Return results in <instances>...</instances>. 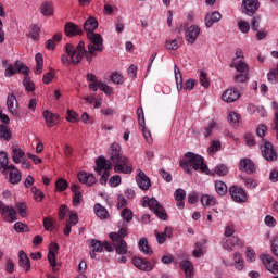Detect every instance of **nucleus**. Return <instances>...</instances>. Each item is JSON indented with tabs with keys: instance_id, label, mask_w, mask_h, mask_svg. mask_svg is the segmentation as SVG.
<instances>
[{
	"instance_id": "2",
	"label": "nucleus",
	"mask_w": 278,
	"mask_h": 278,
	"mask_svg": "<svg viewBox=\"0 0 278 278\" xmlns=\"http://www.w3.org/2000/svg\"><path fill=\"white\" fill-rule=\"evenodd\" d=\"M66 54L61 55V62L64 66H77L84 60V53H86V43L84 41H79L77 47L72 43L65 45Z\"/></svg>"
},
{
	"instance_id": "11",
	"label": "nucleus",
	"mask_w": 278,
	"mask_h": 278,
	"mask_svg": "<svg viewBox=\"0 0 278 278\" xmlns=\"http://www.w3.org/2000/svg\"><path fill=\"white\" fill-rule=\"evenodd\" d=\"M261 153L267 162H275L277 161V152L275 151V148L273 147V143L266 141L261 147Z\"/></svg>"
},
{
	"instance_id": "49",
	"label": "nucleus",
	"mask_w": 278,
	"mask_h": 278,
	"mask_svg": "<svg viewBox=\"0 0 278 278\" xmlns=\"http://www.w3.org/2000/svg\"><path fill=\"white\" fill-rule=\"evenodd\" d=\"M238 27L241 34H249V31L251 30V24H249V22L247 21H239Z\"/></svg>"
},
{
	"instance_id": "63",
	"label": "nucleus",
	"mask_w": 278,
	"mask_h": 278,
	"mask_svg": "<svg viewBox=\"0 0 278 278\" xmlns=\"http://www.w3.org/2000/svg\"><path fill=\"white\" fill-rule=\"evenodd\" d=\"M174 197L177 201H184L186 199V190L177 189L174 193Z\"/></svg>"
},
{
	"instance_id": "50",
	"label": "nucleus",
	"mask_w": 278,
	"mask_h": 278,
	"mask_svg": "<svg viewBox=\"0 0 278 278\" xmlns=\"http://www.w3.org/2000/svg\"><path fill=\"white\" fill-rule=\"evenodd\" d=\"M30 190L34 194L35 201L40 203V201H42L45 199V193L41 190H39L38 188L31 187Z\"/></svg>"
},
{
	"instance_id": "59",
	"label": "nucleus",
	"mask_w": 278,
	"mask_h": 278,
	"mask_svg": "<svg viewBox=\"0 0 278 278\" xmlns=\"http://www.w3.org/2000/svg\"><path fill=\"white\" fill-rule=\"evenodd\" d=\"M14 229L17 231V233H23V231H28L29 227L26 224L17 222L14 224Z\"/></svg>"
},
{
	"instance_id": "9",
	"label": "nucleus",
	"mask_w": 278,
	"mask_h": 278,
	"mask_svg": "<svg viewBox=\"0 0 278 278\" xmlns=\"http://www.w3.org/2000/svg\"><path fill=\"white\" fill-rule=\"evenodd\" d=\"M7 110L14 118L21 116V114H18V100L14 93H9L7 97Z\"/></svg>"
},
{
	"instance_id": "45",
	"label": "nucleus",
	"mask_w": 278,
	"mask_h": 278,
	"mask_svg": "<svg viewBox=\"0 0 278 278\" xmlns=\"http://www.w3.org/2000/svg\"><path fill=\"white\" fill-rule=\"evenodd\" d=\"M15 207H16V210L18 212V215L22 218H26L27 217V204H25L23 202H20V203L15 204Z\"/></svg>"
},
{
	"instance_id": "7",
	"label": "nucleus",
	"mask_w": 278,
	"mask_h": 278,
	"mask_svg": "<svg viewBox=\"0 0 278 278\" xmlns=\"http://www.w3.org/2000/svg\"><path fill=\"white\" fill-rule=\"evenodd\" d=\"M109 238H111L117 255H127L128 247L127 241H125V239H118L116 232H111L109 235Z\"/></svg>"
},
{
	"instance_id": "64",
	"label": "nucleus",
	"mask_w": 278,
	"mask_h": 278,
	"mask_svg": "<svg viewBox=\"0 0 278 278\" xmlns=\"http://www.w3.org/2000/svg\"><path fill=\"white\" fill-rule=\"evenodd\" d=\"M271 253L278 257V236L271 240Z\"/></svg>"
},
{
	"instance_id": "35",
	"label": "nucleus",
	"mask_w": 278,
	"mask_h": 278,
	"mask_svg": "<svg viewBox=\"0 0 278 278\" xmlns=\"http://www.w3.org/2000/svg\"><path fill=\"white\" fill-rule=\"evenodd\" d=\"M201 203L204 207H214V205H216V198L210 194H203L201 198Z\"/></svg>"
},
{
	"instance_id": "31",
	"label": "nucleus",
	"mask_w": 278,
	"mask_h": 278,
	"mask_svg": "<svg viewBox=\"0 0 278 278\" xmlns=\"http://www.w3.org/2000/svg\"><path fill=\"white\" fill-rule=\"evenodd\" d=\"M139 251L144 253V255H153V249L149 247V240L147 238H141L138 243Z\"/></svg>"
},
{
	"instance_id": "18",
	"label": "nucleus",
	"mask_w": 278,
	"mask_h": 278,
	"mask_svg": "<svg viewBox=\"0 0 278 278\" xmlns=\"http://www.w3.org/2000/svg\"><path fill=\"white\" fill-rule=\"evenodd\" d=\"M84 29L79 27V25H76L73 22H67L65 24V35L68 38H73V36H83Z\"/></svg>"
},
{
	"instance_id": "60",
	"label": "nucleus",
	"mask_w": 278,
	"mask_h": 278,
	"mask_svg": "<svg viewBox=\"0 0 278 278\" xmlns=\"http://www.w3.org/2000/svg\"><path fill=\"white\" fill-rule=\"evenodd\" d=\"M244 139L248 147H255V136L253 134L247 132Z\"/></svg>"
},
{
	"instance_id": "51",
	"label": "nucleus",
	"mask_w": 278,
	"mask_h": 278,
	"mask_svg": "<svg viewBox=\"0 0 278 278\" xmlns=\"http://www.w3.org/2000/svg\"><path fill=\"white\" fill-rule=\"evenodd\" d=\"M242 179H243L244 186L250 190H255V188H257V180L253 178H242Z\"/></svg>"
},
{
	"instance_id": "36",
	"label": "nucleus",
	"mask_w": 278,
	"mask_h": 278,
	"mask_svg": "<svg viewBox=\"0 0 278 278\" xmlns=\"http://www.w3.org/2000/svg\"><path fill=\"white\" fill-rule=\"evenodd\" d=\"M35 60H36V64H37V66L35 68V73H36V75H40V74H42V68L45 66V61L42 59V54L41 53H37L35 55Z\"/></svg>"
},
{
	"instance_id": "37",
	"label": "nucleus",
	"mask_w": 278,
	"mask_h": 278,
	"mask_svg": "<svg viewBox=\"0 0 278 278\" xmlns=\"http://www.w3.org/2000/svg\"><path fill=\"white\" fill-rule=\"evenodd\" d=\"M88 244L92 251H96L97 253H103V243L97 239H91L88 241Z\"/></svg>"
},
{
	"instance_id": "17",
	"label": "nucleus",
	"mask_w": 278,
	"mask_h": 278,
	"mask_svg": "<svg viewBox=\"0 0 278 278\" xmlns=\"http://www.w3.org/2000/svg\"><path fill=\"white\" fill-rule=\"evenodd\" d=\"M134 266H136V268H139V270H144L146 273H151V270H153L155 268V263L144 261L140 257H135Z\"/></svg>"
},
{
	"instance_id": "10",
	"label": "nucleus",
	"mask_w": 278,
	"mask_h": 278,
	"mask_svg": "<svg viewBox=\"0 0 278 278\" xmlns=\"http://www.w3.org/2000/svg\"><path fill=\"white\" fill-rule=\"evenodd\" d=\"M229 193L235 203H247V191L242 187L233 185L229 188Z\"/></svg>"
},
{
	"instance_id": "5",
	"label": "nucleus",
	"mask_w": 278,
	"mask_h": 278,
	"mask_svg": "<svg viewBox=\"0 0 278 278\" xmlns=\"http://www.w3.org/2000/svg\"><path fill=\"white\" fill-rule=\"evenodd\" d=\"M111 168H112V163H110V161H108L105 156L101 155L96 160V168H94L96 173L101 175V170H104V173L100 177V184L102 186H105L108 184V177H110V173H108V170H110Z\"/></svg>"
},
{
	"instance_id": "1",
	"label": "nucleus",
	"mask_w": 278,
	"mask_h": 278,
	"mask_svg": "<svg viewBox=\"0 0 278 278\" xmlns=\"http://www.w3.org/2000/svg\"><path fill=\"white\" fill-rule=\"evenodd\" d=\"M110 160L115 164L114 170L115 173H123L124 175H131L134 173V168L131 167V163L129 160L123 155L121 151V144L114 142L111 144V150L109 152Z\"/></svg>"
},
{
	"instance_id": "29",
	"label": "nucleus",
	"mask_w": 278,
	"mask_h": 278,
	"mask_svg": "<svg viewBox=\"0 0 278 278\" xmlns=\"http://www.w3.org/2000/svg\"><path fill=\"white\" fill-rule=\"evenodd\" d=\"M94 214L100 218L101 220H106V218H110V213L108 212V208L101 204H96L94 207Z\"/></svg>"
},
{
	"instance_id": "16",
	"label": "nucleus",
	"mask_w": 278,
	"mask_h": 278,
	"mask_svg": "<svg viewBox=\"0 0 278 278\" xmlns=\"http://www.w3.org/2000/svg\"><path fill=\"white\" fill-rule=\"evenodd\" d=\"M201 34V28L197 25H191L186 30V40L189 45H194L197 42V38Z\"/></svg>"
},
{
	"instance_id": "4",
	"label": "nucleus",
	"mask_w": 278,
	"mask_h": 278,
	"mask_svg": "<svg viewBox=\"0 0 278 278\" xmlns=\"http://www.w3.org/2000/svg\"><path fill=\"white\" fill-rule=\"evenodd\" d=\"M143 207H149L161 220H166V210L155 198L143 197Z\"/></svg>"
},
{
	"instance_id": "34",
	"label": "nucleus",
	"mask_w": 278,
	"mask_h": 278,
	"mask_svg": "<svg viewBox=\"0 0 278 278\" xmlns=\"http://www.w3.org/2000/svg\"><path fill=\"white\" fill-rule=\"evenodd\" d=\"M174 73H175L177 90L179 92L184 88V77L181 76V71L177 65H175L174 67Z\"/></svg>"
},
{
	"instance_id": "48",
	"label": "nucleus",
	"mask_w": 278,
	"mask_h": 278,
	"mask_svg": "<svg viewBox=\"0 0 278 278\" xmlns=\"http://www.w3.org/2000/svg\"><path fill=\"white\" fill-rule=\"evenodd\" d=\"M48 262L52 267L53 273H58L60 268H58V263L55 262V254L53 252H48Z\"/></svg>"
},
{
	"instance_id": "13",
	"label": "nucleus",
	"mask_w": 278,
	"mask_h": 278,
	"mask_svg": "<svg viewBox=\"0 0 278 278\" xmlns=\"http://www.w3.org/2000/svg\"><path fill=\"white\" fill-rule=\"evenodd\" d=\"M7 175H9V184L16 186V184H21V179L23 176L21 175V170L16 168V165L11 164L7 170Z\"/></svg>"
},
{
	"instance_id": "55",
	"label": "nucleus",
	"mask_w": 278,
	"mask_h": 278,
	"mask_svg": "<svg viewBox=\"0 0 278 278\" xmlns=\"http://www.w3.org/2000/svg\"><path fill=\"white\" fill-rule=\"evenodd\" d=\"M0 138L3 140H10L11 138L10 130L5 125H0Z\"/></svg>"
},
{
	"instance_id": "38",
	"label": "nucleus",
	"mask_w": 278,
	"mask_h": 278,
	"mask_svg": "<svg viewBox=\"0 0 278 278\" xmlns=\"http://www.w3.org/2000/svg\"><path fill=\"white\" fill-rule=\"evenodd\" d=\"M14 66L17 71V73H20V75H25V77H27V75H29V68L23 62L15 61Z\"/></svg>"
},
{
	"instance_id": "23",
	"label": "nucleus",
	"mask_w": 278,
	"mask_h": 278,
	"mask_svg": "<svg viewBox=\"0 0 278 278\" xmlns=\"http://www.w3.org/2000/svg\"><path fill=\"white\" fill-rule=\"evenodd\" d=\"M181 270L185 273L186 278H193L194 277V266H192V262L188 260H182L179 264Z\"/></svg>"
},
{
	"instance_id": "28",
	"label": "nucleus",
	"mask_w": 278,
	"mask_h": 278,
	"mask_svg": "<svg viewBox=\"0 0 278 278\" xmlns=\"http://www.w3.org/2000/svg\"><path fill=\"white\" fill-rule=\"evenodd\" d=\"M220 18H223V15L218 11H215L211 14L208 13L205 16V26L212 27V25H214V23H218V21H220Z\"/></svg>"
},
{
	"instance_id": "12",
	"label": "nucleus",
	"mask_w": 278,
	"mask_h": 278,
	"mask_svg": "<svg viewBox=\"0 0 278 278\" xmlns=\"http://www.w3.org/2000/svg\"><path fill=\"white\" fill-rule=\"evenodd\" d=\"M261 260H262L265 268H267V270H269V273L277 275L278 262L271 255L263 254V255H261Z\"/></svg>"
},
{
	"instance_id": "57",
	"label": "nucleus",
	"mask_w": 278,
	"mask_h": 278,
	"mask_svg": "<svg viewBox=\"0 0 278 278\" xmlns=\"http://www.w3.org/2000/svg\"><path fill=\"white\" fill-rule=\"evenodd\" d=\"M249 80V74L248 73H240L235 76L236 84H244V81Z\"/></svg>"
},
{
	"instance_id": "32",
	"label": "nucleus",
	"mask_w": 278,
	"mask_h": 278,
	"mask_svg": "<svg viewBox=\"0 0 278 278\" xmlns=\"http://www.w3.org/2000/svg\"><path fill=\"white\" fill-rule=\"evenodd\" d=\"M2 66H3V68H5V71H4L5 77H13V75H16V73H17L16 66L10 64L8 62V60L2 61Z\"/></svg>"
},
{
	"instance_id": "41",
	"label": "nucleus",
	"mask_w": 278,
	"mask_h": 278,
	"mask_svg": "<svg viewBox=\"0 0 278 278\" xmlns=\"http://www.w3.org/2000/svg\"><path fill=\"white\" fill-rule=\"evenodd\" d=\"M220 147H223V144L220 143L219 140H213L211 142L210 148L207 149L208 154L210 155H216V153H218V151H220Z\"/></svg>"
},
{
	"instance_id": "14",
	"label": "nucleus",
	"mask_w": 278,
	"mask_h": 278,
	"mask_svg": "<svg viewBox=\"0 0 278 278\" xmlns=\"http://www.w3.org/2000/svg\"><path fill=\"white\" fill-rule=\"evenodd\" d=\"M242 7L244 10V14L248 16H253L255 14L256 10H260V1L257 0H243Z\"/></svg>"
},
{
	"instance_id": "22",
	"label": "nucleus",
	"mask_w": 278,
	"mask_h": 278,
	"mask_svg": "<svg viewBox=\"0 0 278 278\" xmlns=\"http://www.w3.org/2000/svg\"><path fill=\"white\" fill-rule=\"evenodd\" d=\"M240 244H242V241L240 240V238H238L236 236L228 237L227 239H224L222 241V247L226 251H231V249H233V247H240Z\"/></svg>"
},
{
	"instance_id": "58",
	"label": "nucleus",
	"mask_w": 278,
	"mask_h": 278,
	"mask_svg": "<svg viewBox=\"0 0 278 278\" xmlns=\"http://www.w3.org/2000/svg\"><path fill=\"white\" fill-rule=\"evenodd\" d=\"M55 186H56V190H59L60 192H64V190L68 188V181L61 178L56 181Z\"/></svg>"
},
{
	"instance_id": "20",
	"label": "nucleus",
	"mask_w": 278,
	"mask_h": 278,
	"mask_svg": "<svg viewBox=\"0 0 278 278\" xmlns=\"http://www.w3.org/2000/svg\"><path fill=\"white\" fill-rule=\"evenodd\" d=\"M18 266L20 268H23L25 273H29L31 270V262L29 261L27 253L23 250L18 252Z\"/></svg>"
},
{
	"instance_id": "26",
	"label": "nucleus",
	"mask_w": 278,
	"mask_h": 278,
	"mask_svg": "<svg viewBox=\"0 0 278 278\" xmlns=\"http://www.w3.org/2000/svg\"><path fill=\"white\" fill-rule=\"evenodd\" d=\"M97 27H99V21L94 16H89L84 23V29L87 34H94Z\"/></svg>"
},
{
	"instance_id": "25",
	"label": "nucleus",
	"mask_w": 278,
	"mask_h": 278,
	"mask_svg": "<svg viewBox=\"0 0 278 278\" xmlns=\"http://www.w3.org/2000/svg\"><path fill=\"white\" fill-rule=\"evenodd\" d=\"M78 180L80 184H85V186H93V184H97V178L94 175L86 172L78 173Z\"/></svg>"
},
{
	"instance_id": "30",
	"label": "nucleus",
	"mask_w": 278,
	"mask_h": 278,
	"mask_svg": "<svg viewBox=\"0 0 278 278\" xmlns=\"http://www.w3.org/2000/svg\"><path fill=\"white\" fill-rule=\"evenodd\" d=\"M9 168H10V165H9L8 153L0 152V173H2V175H8Z\"/></svg>"
},
{
	"instance_id": "62",
	"label": "nucleus",
	"mask_w": 278,
	"mask_h": 278,
	"mask_svg": "<svg viewBox=\"0 0 278 278\" xmlns=\"http://www.w3.org/2000/svg\"><path fill=\"white\" fill-rule=\"evenodd\" d=\"M260 21H262V17H260V16H254L251 20V29L253 31H257V29H260Z\"/></svg>"
},
{
	"instance_id": "6",
	"label": "nucleus",
	"mask_w": 278,
	"mask_h": 278,
	"mask_svg": "<svg viewBox=\"0 0 278 278\" xmlns=\"http://www.w3.org/2000/svg\"><path fill=\"white\" fill-rule=\"evenodd\" d=\"M87 38L89 40L88 43V53L89 55H97L96 51H103V37L98 33H88Z\"/></svg>"
},
{
	"instance_id": "40",
	"label": "nucleus",
	"mask_w": 278,
	"mask_h": 278,
	"mask_svg": "<svg viewBox=\"0 0 278 278\" xmlns=\"http://www.w3.org/2000/svg\"><path fill=\"white\" fill-rule=\"evenodd\" d=\"M233 67L238 73H248L249 74V64L244 62L243 60H240L239 62H233Z\"/></svg>"
},
{
	"instance_id": "47",
	"label": "nucleus",
	"mask_w": 278,
	"mask_h": 278,
	"mask_svg": "<svg viewBox=\"0 0 278 278\" xmlns=\"http://www.w3.org/2000/svg\"><path fill=\"white\" fill-rule=\"evenodd\" d=\"M229 173V168H227V165L219 164L215 167V175H218L219 177H225Z\"/></svg>"
},
{
	"instance_id": "27",
	"label": "nucleus",
	"mask_w": 278,
	"mask_h": 278,
	"mask_svg": "<svg viewBox=\"0 0 278 278\" xmlns=\"http://www.w3.org/2000/svg\"><path fill=\"white\" fill-rule=\"evenodd\" d=\"M42 116L46 121V124L48 125V127H54L55 122L60 118V115L58 114H53L51 111L49 110H45L42 112Z\"/></svg>"
},
{
	"instance_id": "46",
	"label": "nucleus",
	"mask_w": 278,
	"mask_h": 278,
	"mask_svg": "<svg viewBox=\"0 0 278 278\" xmlns=\"http://www.w3.org/2000/svg\"><path fill=\"white\" fill-rule=\"evenodd\" d=\"M121 216L125 223H131V220H134V212H131L129 208H124Z\"/></svg>"
},
{
	"instance_id": "24",
	"label": "nucleus",
	"mask_w": 278,
	"mask_h": 278,
	"mask_svg": "<svg viewBox=\"0 0 278 278\" xmlns=\"http://www.w3.org/2000/svg\"><path fill=\"white\" fill-rule=\"evenodd\" d=\"M0 214H9L8 223H14L16 220V210L12 206L4 205L3 202L0 201Z\"/></svg>"
},
{
	"instance_id": "3",
	"label": "nucleus",
	"mask_w": 278,
	"mask_h": 278,
	"mask_svg": "<svg viewBox=\"0 0 278 278\" xmlns=\"http://www.w3.org/2000/svg\"><path fill=\"white\" fill-rule=\"evenodd\" d=\"M180 166L184 169L185 173H188L190 175V173H192V169H190V166H192V168L194 170H201L202 173H206V175H208L207 170V165L204 163V159L203 156L199 155V154H194L192 152H187L185 154V160L180 161Z\"/></svg>"
},
{
	"instance_id": "21",
	"label": "nucleus",
	"mask_w": 278,
	"mask_h": 278,
	"mask_svg": "<svg viewBox=\"0 0 278 278\" xmlns=\"http://www.w3.org/2000/svg\"><path fill=\"white\" fill-rule=\"evenodd\" d=\"M240 99V92L236 89H227L222 94V100L225 101V103H233Z\"/></svg>"
},
{
	"instance_id": "8",
	"label": "nucleus",
	"mask_w": 278,
	"mask_h": 278,
	"mask_svg": "<svg viewBox=\"0 0 278 278\" xmlns=\"http://www.w3.org/2000/svg\"><path fill=\"white\" fill-rule=\"evenodd\" d=\"M222 264L229 268V266H233L239 273L242 271L245 267L244 265V258L242 257V254L239 252H235L232 255V262H228L227 260H223Z\"/></svg>"
},
{
	"instance_id": "54",
	"label": "nucleus",
	"mask_w": 278,
	"mask_h": 278,
	"mask_svg": "<svg viewBox=\"0 0 278 278\" xmlns=\"http://www.w3.org/2000/svg\"><path fill=\"white\" fill-rule=\"evenodd\" d=\"M66 121H68V123H76V121H79V114L74 110H68Z\"/></svg>"
},
{
	"instance_id": "42",
	"label": "nucleus",
	"mask_w": 278,
	"mask_h": 278,
	"mask_svg": "<svg viewBox=\"0 0 278 278\" xmlns=\"http://www.w3.org/2000/svg\"><path fill=\"white\" fill-rule=\"evenodd\" d=\"M27 36L33 40H40V26L33 24L30 26V33Z\"/></svg>"
},
{
	"instance_id": "52",
	"label": "nucleus",
	"mask_w": 278,
	"mask_h": 278,
	"mask_svg": "<svg viewBox=\"0 0 278 278\" xmlns=\"http://www.w3.org/2000/svg\"><path fill=\"white\" fill-rule=\"evenodd\" d=\"M111 81L118 86L123 84L125 79L123 78V74L115 72L111 75Z\"/></svg>"
},
{
	"instance_id": "53",
	"label": "nucleus",
	"mask_w": 278,
	"mask_h": 278,
	"mask_svg": "<svg viewBox=\"0 0 278 278\" xmlns=\"http://www.w3.org/2000/svg\"><path fill=\"white\" fill-rule=\"evenodd\" d=\"M98 86L104 94H112V92H114V89L103 81H99Z\"/></svg>"
},
{
	"instance_id": "15",
	"label": "nucleus",
	"mask_w": 278,
	"mask_h": 278,
	"mask_svg": "<svg viewBox=\"0 0 278 278\" xmlns=\"http://www.w3.org/2000/svg\"><path fill=\"white\" fill-rule=\"evenodd\" d=\"M136 181L141 190H149L151 188V179L148 178L147 174L142 169L137 170Z\"/></svg>"
},
{
	"instance_id": "39",
	"label": "nucleus",
	"mask_w": 278,
	"mask_h": 278,
	"mask_svg": "<svg viewBox=\"0 0 278 278\" xmlns=\"http://www.w3.org/2000/svg\"><path fill=\"white\" fill-rule=\"evenodd\" d=\"M215 190L219 197H225V194H227V185L224 181L216 180Z\"/></svg>"
},
{
	"instance_id": "19",
	"label": "nucleus",
	"mask_w": 278,
	"mask_h": 278,
	"mask_svg": "<svg viewBox=\"0 0 278 278\" xmlns=\"http://www.w3.org/2000/svg\"><path fill=\"white\" fill-rule=\"evenodd\" d=\"M239 169L247 173V175H253L255 173V163L251 159H241Z\"/></svg>"
},
{
	"instance_id": "33",
	"label": "nucleus",
	"mask_w": 278,
	"mask_h": 278,
	"mask_svg": "<svg viewBox=\"0 0 278 278\" xmlns=\"http://www.w3.org/2000/svg\"><path fill=\"white\" fill-rule=\"evenodd\" d=\"M25 157V151L21 148H13L12 160L15 164H21V161Z\"/></svg>"
},
{
	"instance_id": "44",
	"label": "nucleus",
	"mask_w": 278,
	"mask_h": 278,
	"mask_svg": "<svg viewBox=\"0 0 278 278\" xmlns=\"http://www.w3.org/2000/svg\"><path fill=\"white\" fill-rule=\"evenodd\" d=\"M41 14H43V16H53V5H51V3L45 2L41 5Z\"/></svg>"
},
{
	"instance_id": "61",
	"label": "nucleus",
	"mask_w": 278,
	"mask_h": 278,
	"mask_svg": "<svg viewBox=\"0 0 278 278\" xmlns=\"http://www.w3.org/2000/svg\"><path fill=\"white\" fill-rule=\"evenodd\" d=\"M55 220H53L51 217H45L43 218V228L46 231H49L51 227H54Z\"/></svg>"
},
{
	"instance_id": "43",
	"label": "nucleus",
	"mask_w": 278,
	"mask_h": 278,
	"mask_svg": "<svg viewBox=\"0 0 278 278\" xmlns=\"http://www.w3.org/2000/svg\"><path fill=\"white\" fill-rule=\"evenodd\" d=\"M23 86L25 87L26 92H34V90H36V86L34 85V81H31L29 75L24 77Z\"/></svg>"
},
{
	"instance_id": "56",
	"label": "nucleus",
	"mask_w": 278,
	"mask_h": 278,
	"mask_svg": "<svg viewBox=\"0 0 278 278\" xmlns=\"http://www.w3.org/2000/svg\"><path fill=\"white\" fill-rule=\"evenodd\" d=\"M200 84L203 88H210V80L207 79V74L203 71H200Z\"/></svg>"
}]
</instances>
